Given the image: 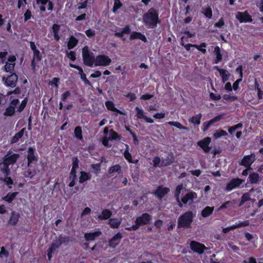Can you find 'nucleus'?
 I'll use <instances>...</instances> for the list:
<instances>
[{
  "label": "nucleus",
  "mask_w": 263,
  "mask_h": 263,
  "mask_svg": "<svg viewBox=\"0 0 263 263\" xmlns=\"http://www.w3.org/2000/svg\"><path fill=\"white\" fill-rule=\"evenodd\" d=\"M241 199L245 201L246 202L247 201H249L251 200L250 195L249 193H247L244 194L242 197Z\"/></svg>",
  "instance_id": "5fc2aeb1"
},
{
  "label": "nucleus",
  "mask_w": 263,
  "mask_h": 263,
  "mask_svg": "<svg viewBox=\"0 0 263 263\" xmlns=\"http://www.w3.org/2000/svg\"><path fill=\"white\" fill-rule=\"evenodd\" d=\"M182 187H183L182 184L178 185L176 187V189L175 190V196L176 197V200L179 201V195L181 193V191L182 189Z\"/></svg>",
  "instance_id": "37998d69"
},
{
  "label": "nucleus",
  "mask_w": 263,
  "mask_h": 263,
  "mask_svg": "<svg viewBox=\"0 0 263 263\" xmlns=\"http://www.w3.org/2000/svg\"><path fill=\"white\" fill-rule=\"evenodd\" d=\"M15 112V108L12 107V106H9L6 109V111L4 115L6 116H12Z\"/></svg>",
  "instance_id": "e433bc0d"
},
{
  "label": "nucleus",
  "mask_w": 263,
  "mask_h": 263,
  "mask_svg": "<svg viewBox=\"0 0 263 263\" xmlns=\"http://www.w3.org/2000/svg\"><path fill=\"white\" fill-rule=\"evenodd\" d=\"M161 161V160L160 158L155 157L153 161L154 163V166L156 167L158 165V164L160 163Z\"/></svg>",
  "instance_id": "774afa93"
},
{
  "label": "nucleus",
  "mask_w": 263,
  "mask_h": 263,
  "mask_svg": "<svg viewBox=\"0 0 263 263\" xmlns=\"http://www.w3.org/2000/svg\"><path fill=\"white\" fill-rule=\"evenodd\" d=\"M210 97L211 99L214 100H219L221 98L220 95L216 96L213 92L210 93Z\"/></svg>",
  "instance_id": "e2e57ef3"
},
{
  "label": "nucleus",
  "mask_w": 263,
  "mask_h": 263,
  "mask_svg": "<svg viewBox=\"0 0 263 263\" xmlns=\"http://www.w3.org/2000/svg\"><path fill=\"white\" fill-rule=\"evenodd\" d=\"M121 137L117 133L114 131L112 129L110 130V135L108 139L110 140L120 139Z\"/></svg>",
  "instance_id": "c9c22d12"
},
{
  "label": "nucleus",
  "mask_w": 263,
  "mask_h": 263,
  "mask_svg": "<svg viewBox=\"0 0 263 263\" xmlns=\"http://www.w3.org/2000/svg\"><path fill=\"white\" fill-rule=\"evenodd\" d=\"M164 117L165 114L163 112L157 113L154 115V117L156 119H162Z\"/></svg>",
  "instance_id": "338daca9"
},
{
  "label": "nucleus",
  "mask_w": 263,
  "mask_h": 263,
  "mask_svg": "<svg viewBox=\"0 0 263 263\" xmlns=\"http://www.w3.org/2000/svg\"><path fill=\"white\" fill-rule=\"evenodd\" d=\"M105 105L108 109L111 110V111H115L119 112V111L117 110V109L115 107L114 104L111 101H107L105 103Z\"/></svg>",
  "instance_id": "4c0bfd02"
},
{
  "label": "nucleus",
  "mask_w": 263,
  "mask_h": 263,
  "mask_svg": "<svg viewBox=\"0 0 263 263\" xmlns=\"http://www.w3.org/2000/svg\"><path fill=\"white\" fill-rule=\"evenodd\" d=\"M151 220L152 216L148 213H144L136 218L135 223L139 228L141 226L148 224Z\"/></svg>",
  "instance_id": "39448f33"
},
{
  "label": "nucleus",
  "mask_w": 263,
  "mask_h": 263,
  "mask_svg": "<svg viewBox=\"0 0 263 263\" xmlns=\"http://www.w3.org/2000/svg\"><path fill=\"white\" fill-rule=\"evenodd\" d=\"M128 146L126 145V149L124 152V157L126 160L128 161L129 162L132 163V157L131 154L128 152Z\"/></svg>",
  "instance_id": "58836bf2"
},
{
  "label": "nucleus",
  "mask_w": 263,
  "mask_h": 263,
  "mask_svg": "<svg viewBox=\"0 0 263 263\" xmlns=\"http://www.w3.org/2000/svg\"><path fill=\"white\" fill-rule=\"evenodd\" d=\"M35 149L32 147H29L28 148V155L27 156L28 166L33 161H37V158L34 155Z\"/></svg>",
  "instance_id": "6ab92c4d"
},
{
  "label": "nucleus",
  "mask_w": 263,
  "mask_h": 263,
  "mask_svg": "<svg viewBox=\"0 0 263 263\" xmlns=\"http://www.w3.org/2000/svg\"><path fill=\"white\" fill-rule=\"evenodd\" d=\"M193 213L189 211L180 215L177 221L178 228H190L193 221Z\"/></svg>",
  "instance_id": "7ed1b4c3"
},
{
  "label": "nucleus",
  "mask_w": 263,
  "mask_h": 263,
  "mask_svg": "<svg viewBox=\"0 0 263 263\" xmlns=\"http://www.w3.org/2000/svg\"><path fill=\"white\" fill-rule=\"evenodd\" d=\"M170 191L167 187H163L161 186H159L155 192V194L160 199L163 197Z\"/></svg>",
  "instance_id": "f3484780"
},
{
  "label": "nucleus",
  "mask_w": 263,
  "mask_h": 263,
  "mask_svg": "<svg viewBox=\"0 0 263 263\" xmlns=\"http://www.w3.org/2000/svg\"><path fill=\"white\" fill-rule=\"evenodd\" d=\"M87 3V0H84L82 2L79 3L78 7L79 9H83L86 7Z\"/></svg>",
  "instance_id": "bf43d9fd"
},
{
  "label": "nucleus",
  "mask_w": 263,
  "mask_h": 263,
  "mask_svg": "<svg viewBox=\"0 0 263 263\" xmlns=\"http://www.w3.org/2000/svg\"><path fill=\"white\" fill-rule=\"evenodd\" d=\"M121 169V167L120 165H118V164H116V165H115L112 166H111L109 170V173H113L114 172H119V171H120Z\"/></svg>",
  "instance_id": "a18cd8bd"
},
{
  "label": "nucleus",
  "mask_w": 263,
  "mask_h": 263,
  "mask_svg": "<svg viewBox=\"0 0 263 263\" xmlns=\"http://www.w3.org/2000/svg\"><path fill=\"white\" fill-rule=\"evenodd\" d=\"M214 209V207L206 206L201 212L202 216L205 218L210 216L213 213Z\"/></svg>",
  "instance_id": "b1692460"
},
{
  "label": "nucleus",
  "mask_w": 263,
  "mask_h": 263,
  "mask_svg": "<svg viewBox=\"0 0 263 263\" xmlns=\"http://www.w3.org/2000/svg\"><path fill=\"white\" fill-rule=\"evenodd\" d=\"M211 142V139L209 137L200 141L198 142V145L200 146L205 153L210 151V148L208 146Z\"/></svg>",
  "instance_id": "dca6fc26"
},
{
  "label": "nucleus",
  "mask_w": 263,
  "mask_h": 263,
  "mask_svg": "<svg viewBox=\"0 0 263 263\" xmlns=\"http://www.w3.org/2000/svg\"><path fill=\"white\" fill-rule=\"evenodd\" d=\"M143 21L145 25L149 28L156 27L159 22L158 12L153 8L149 9L143 15Z\"/></svg>",
  "instance_id": "f03ea898"
},
{
  "label": "nucleus",
  "mask_w": 263,
  "mask_h": 263,
  "mask_svg": "<svg viewBox=\"0 0 263 263\" xmlns=\"http://www.w3.org/2000/svg\"><path fill=\"white\" fill-rule=\"evenodd\" d=\"M135 109L137 111V117L139 119H144L146 116H144L143 110L138 107H136Z\"/></svg>",
  "instance_id": "a19ab883"
},
{
  "label": "nucleus",
  "mask_w": 263,
  "mask_h": 263,
  "mask_svg": "<svg viewBox=\"0 0 263 263\" xmlns=\"http://www.w3.org/2000/svg\"><path fill=\"white\" fill-rule=\"evenodd\" d=\"M213 123L212 122H211V121H209V122H204L203 124V130L204 131H205L206 130L209 128V127L212 125L213 124Z\"/></svg>",
  "instance_id": "680f3d73"
},
{
  "label": "nucleus",
  "mask_w": 263,
  "mask_h": 263,
  "mask_svg": "<svg viewBox=\"0 0 263 263\" xmlns=\"http://www.w3.org/2000/svg\"><path fill=\"white\" fill-rule=\"evenodd\" d=\"M20 217V215L18 213L16 212H11L10 219L8 221V224L11 226L16 225Z\"/></svg>",
  "instance_id": "a211bd4d"
},
{
  "label": "nucleus",
  "mask_w": 263,
  "mask_h": 263,
  "mask_svg": "<svg viewBox=\"0 0 263 263\" xmlns=\"http://www.w3.org/2000/svg\"><path fill=\"white\" fill-rule=\"evenodd\" d=\"M121 221L118 219L112 218L109 220V224L112 228H118L121 224Z\"/></svg>",
  "instance_id": "c85d7f7f"
},
{
  "label": "nucleus",
  "mask_w": 263,
  "mask_h": 263,
  "mask_svg": "<svg viewBox=\"0 0 263 263\" xmlns=\"http://www.w3.org/2000/svg\"><path fill=\"white\" fill-rule=\"evenodd\" d=\"M249 181L251 183H257L259 180L260 177L257 173H253L249 176Z\"/></svg>",
  "instance_id": "393cba45"
},
{
  "label": "nucleus",
  "mask_w": 263,
  "mask_h": 263,
  "mask_svg": "<svg viewBox=\"0 0 263 263\" xmlns=\"http://www.w3.org/2000/svg\"><path fill=\"white\" fill-rule=\"evenodd\" d=\"M82 55L84 63L89 67H92L95 60V56L92 52L89 50L87 46L84 47L82 49Z\"/></svg>",
  "instance_id": "20e7f679"
},
{
  "label": "nucleus",
  "mask_w": 263,
  "mask_h": 263,
  "mask_svg": "<svg viewBox=\"0 0 263 263\" xmlns=\"http://www.w3.org/2000/svg\"><path fill=\"white\" fill-rule=\"evenodd\" d=\"M66 239V237L60 236L58 238L53 241L49 248L55 251L57 249L59 248L63 243L65 242Z\"/></svg>",
  "instance_id": "2eb2a0df"
},
{
  "label": "nucleus",
  "mask_w": 263,
  "mask_h": 263,
  "mask_svg": "<svg viewBox=\"0 0 263 263\" xmlns=\"http://www.w3.org/2000/svg\"><path fill=\"white\" fill-rule=\"evenodd\" d=\"M122 6V4L121 3L120 0H115L114 6L112 8V11L114 12H116L117 10L119 9Z\"/></svg>",
  "instance_id": "49530a36"
},
{
  "label": "nucleus",
  "mask_w": 263,
  "mask_h": 263,
  "mask_svg": "<svg viewBox=\"0 0 263 263\" xmlns=\"http://www.w3.org/2000/svg\"><path fill=\"white\" fill-rule=\"evenodd\" d=\"M90 212L91 209L88 207H86L83 211L82 213H81V216L82 217L85 215L89 214L90 213Z\"/></svg>",
  "instance_id": "0e129e2a"
},
{
  "label": "nucleus",
  "mask_w": 263,
  "mask_h": 263,
  "mask_svg": "<svg viewBox=\"0 0 263 263\" xmlns=\"http://www.w3.org/2000/svg\"><path fill=\"white\" fill-rule=\"evenodd\" d=\"M78 40L73 36H70L68 42L67 47L69 49L73 48L78 44Z\"/></svg>",
  "instance_id": "a878e982"
},
{
  "label": "nucleus",
  "mask_w": 263,
  "mask_h": 263,
  "mask_svg": "<svg viewBox=\"0 0 263 263\" xmlns=\"http://www.w3.org/2000/svg\"><path fill=\"white\" fill-rule=\"evenodd\" d=\"M90 179L88 174L84 172H81V176L79 178V182L82 183Z\"/></svg>",
  "instance_id": "2f4dec72"
},
{
  "label": "nucleus",
  "mask_w": 263,
  "mask_h": 263,
  "mask_svg": "<svg viewBox=\"0 0 263 263\" xmlns=\"http://www.w3.org/2000/svg\"><path fill=\"white\" fill-rule=\"evenodd\" d=\"M224 24V20L222 18H221L219 21L215 24V26L218 28H220Z\"/></svg>",
  "instance_id": "052dcab7"
},
{
  "label": "nucleus",
  "mask_w": 263,
  "mask_h": 263,
  "mask_svg": "<svg viewBox=\"0 0 263 263\" xmlns=\"http://www.w3.org/2000/svg\"><path fill=\"white\" fill-rule=\"evenodd\" d=\"M174 161V158L173 155H170L166 158H162L161 160V165L166 166L171 165Z\"/></svg>",
  "instance_id": "4be33fe9"
},
{
  "label": "nucleus",
  "mask_w": 263,
  "mask_h": 263,
  "mask_svg": "<svg viewBox=\"0 0 263 263\" xmlns=\"http://www.w3.org/2000/svg\"><path fill=\"white\" fill-rule=\"evenodd\" d=\"M190 247L193 251L200 254H202L204 251L207 249L204 245L195 241H192L191 242Z\"/></svg>",
  "instance_id": "0eeeda50"
},
{
  "label": "nucleus",
  "mask_w": 263,
  "mask_h": 263,
  "mask_svg": "<svg viewBox=\"0 0 263 263\" xmlns=\"http://www.w3.org/2000/svg\"><path fill=\"white\" fill-rule=\"evenodd\" d=\"M202 115L201 114H199L195 116L192 117L189 120V121L195 125H199L200 123V119Z\"/></svg>",
  "instance_id": "cd10ccee"
},
{
  "label": "nucleus",
  "mask_w": 263,
  "mask_h": 263,
  "mask_svg": "<svg viewBox=\"0 0 263 263\" xmlns=\"http://www.w3.org/2000/svg\"><path fill=\"white\" fill-rule=\"evenodd\" d=\"M243 180L239 178H234L232 179L226 186V190L230 191L233 189L238 187L243 182Z\"/></svg>",
  "instance_id": "9d476101"
},
{
  "label": "nucleus",
  "mask_w": 263,
  "mask_h": 263,
  "mask_svg": "<svg viewBox=\"0 0 263 263\" xmlns=\"http://www.w3.org/2000/svg\"><path fill=\"white\" fill-rule=\"evenodd\" d=\"M204 15L208 18H211L212 16V11L211 8L208 7L205 9Z\"/></svg>",
  "instance_id": "8fccbe9b"
},
{
  "label": "nucleus",
  "mask_w": 263,
  "mask_h": 263,
  "mask_svg": "<svg viewBox=\"0 0 263 263\" xmlns=\"http://www.w3.org/2000/svg\"><path fill=\"white\" fill-rule=\"evenodd\" d=\"M81 79L83 80V81L84 82V83L85 84L88 85L89 86H91V84L90 82H89V81L87 79L85 74H82L81 76Z\"/></svg>",
  "instance_id": "6e6d98bb"
},
{
  "label": "nucleus",
  "mask_w": 263,
  "mask_h": 263,
  "mask_svg": "<svg viewBox=\"0 0 263 263\" xmlns=\"http://www.w3.org/2000/svg\"><path fill=\"white\" fill-rule=\"evenodd\" d=\"M31 17V12L29 10H27L24 14V20L25 22L30 19Z\"/></svg>",
  "instance_id": "864d4df0"
},
{
  "label": "nucleus",
  "mask_w": 263,
  "mask_h": 263,
  "mask_svg": "<svg viewBox=\"0 0 263 263\" xmlns=\"http://www.w3.org/2000/svg\"><path fill=\"white\" fill-rule=\"evenodd\" d=\"M122 237V235L121 233H118L109 240V246L111 248H115L119 245Z\"/></svg>",
  "instance_id": "4468645a"
},
{
  "label": "nucleus",
  "mask_w": 263,
  "mask_h": 263,
  "mask_svg": "<svg viewBox=\"0 0 263 263\" xmlns=\"http://www.w3.org/2000/svg\"><path fill=\"white\" fill-rule=\"evenodd\" d=\"M228 134L227 133L223 130L221 129L219 132L217 131L214 134V137L215 139H218L220 137H221L222 136H227Z\"/></svg>",
  "instance_id": "79ce46f5"
},
{
  "label": "nucleus",
  "mask_w": 263,
  "mask_h": 263,
  "mask_svg": "<svg viewBox=\"0 0 263 263\" xmlns=\"http://www.w3.org/2000/svg\"><path fill=\"white\" fill-rule=\"evenodd\" d=\"M70 95V92L69 91H67L63 93L61 96L62 100L65 101L67 99V98L69 97Z\"/></svg>",
  "instance_id": "13d9d810"
},
{
  "label": "nucleus",
  "mask_w": 263,
  "mask_h": 263,
  "mask_svg": "<svg viewBox=\"0 0 263 263\" xmlns=\"http://www.w3.org/2000/svg\"><path fill=\"white\" fill-rule=\"evenodd\" d=\"M79 160L77 157L72 158V167L71 170H76L78 167Z\"/></svg>",
  "instance_id": "09e8293b"
},
{
  "label": "nucleus",
  "mask_w": 263,
  "mask_h": 263,
  "mask_svg": "<svg viewBox=\"0 0 263 263\" xmlns=\"http://www.w3.org/2000/svg\"><path fill=\"white\" fill-rule=\"evenodd\" d=\"M235 203H236V202L235 200L228 201L224 203H223V204H222L219 208V210H222L224 209H227L229 207H233L235 205Z\"/></svg>",
  "instance_id": "c756f323"
},
{
  "label": "nucleus",
  "mask_w": 263,
  "mask_h": 263,
  "mask_svg": "<svg viewBox=\"0 0 263 263\" xmlns=\"http://www.w3.org/2000/svg\"><path fill=\"white\" fill-rule=\"evenodd\" d=\"M101 234V232L97 231L93 233H85L84 238L87 241H92Z\"/></svg>",
  "instance_id": "aec40b11"
},
{
  "label": "nucleus",
  "mask_w": 263,
  "mask_h": 263,
  "mask_svg": "<svg viewBox=\"0 0 263 263\" xmlns=\"http://www.w3.org/2000/svg\"><path fill=\"white\" fill-rule=\"evenodd\" d=\"M17 80L18 77L15 73L8 77L6 79L5 77L3 78V80L5 81L6 85L11 87H14L16 86Z\"/></svg>",
  "instance_id": "6e6552de"
},
{
  "label": "nucleus",
  "mask_w": 263,
  "mask_h": 263,
  "mask_svg": "<svg viewBox=\"0 0 263 263\" xmlns=\"http://www.w3.org/2000/svg\"><path fill=\"white\" fill-rule=\"evenodd\" d=\"M85 33L88 37H92L96 34V32L95 30L89 29L86 30Z\"/></svg>",
  "instance_id": "603ef678"
},
{
  "label": "nucleus",
  "mask_w": 263,
  "mask_h": 263,
  "mask_svg": "<svg viewBox=\"0 0 263 263\" xmlns=\"http://www.w3.org/2000/svg\"><path fill=\"white\" fill-rule=\"evenodd\" d=\"M111 59L106 55H99L95 59V65L96 66H107L111 63Z\"/></svg>",
  "instance_id": "423d86ee"
},
{
  "label": "nucleus",
  "mask_w": 263,
  "mask_h": 263,
  "mask_svg": "<svg viewBox=\"0 0 263 263\" xmlns=\"http://www.w3.org/2000/svg\"><path fill=\"white\" fill-rule=\"evenodd\" d=\"M36 60L37 62H40L42 59V56L40 54V52L39 50H37L33 52V59Z\"/></svg>",
  "instance_id": "c03bdc74"
},
{
  "label": "nucleus",
  "mask_w": 263,
  "mask_h": 263,
  "mask_svg": "<svg viewBox=\"0 0 263 263\" xmlns=\"http://www.w3.org/2000/svg\"><path fill=\"white\" fill-rule=\"evenodd\" d=\"M60 26L58 24H54L52 26V31L53 33L54 38L56 41L60 40V36L59 35V31L60 30Z\"/></svg>",
  "instance_id": "bb28decb"
},
{
  "label": "nucleus",
  "mask_w": 263,
  "mask_h": 263,
  "mask_svg": "<svg viewBox=\"0 0 263 263\" xmlns=\"http://www.w3.org/2000/svg\"><path fill=\"white\" fill-rule=\"evenodd\" d=\"M112 215V212L108 209L103 210L101 214L99 215L98 218L100 219L106 220L109 218Z\"/></svg>",
  "instance_id": "5701e85b"
},
{
  "label": "nucleus",
  "mask_w": 263,
  "mask_h": 263,
  "mask_svg": "<svg viewBox=\"0 0 263 263\" xmlns=\"http://www.w3.org/2000/svg\"><path fill=\"white\" fill-rule=\"evenodd\" d=\"M220 75L222 77L223 82H225L227 81L229 78L230 74L226 70H220Z\"/></svg>",
  "instance_id": "72a5a7b5"
},
{
  "label": "nucleus",
  "mask_w": 263,
  "mask_h": 263,
  "mask_svg": "<svg viewBox=\"0 0 263 263\" xmlns=\"http://www.w3.org/2000/svg\"><path fill=\"white\" fill-rule=\"evenodd\" d=\"M26 130V128L24 127L22 128L21 130H20L18 133H17L11 139V143H16L19 140L23 137L25 131Z\"/></svg>",
  "instance_id": "412c9836"
},
{
  "label": "nucleus",
  "mask_w": 263,
  "mask_h": 263,
  "mask_svg": "<svg viewBox=\"0 0 263 263\" xmlns=\"http://www.w3.org/2000/svg\"><path fill=\"white\" fill-rule=\"evenodd\" d=\"M24 175L26 177L32 178L35 175V172L29 169L25 171Z\"/></svg>",
  "instance_id": "de8ad7c7"
},
{
  "label": "nucleus",
  "mask_w": 263,
  "mask_h": 263,
  "mask_svg": "<svg viewBox=\"0 0 263 263\" xmlns=\"http://www.w3.org/2000/svg\"><path fill=\"white\" fill-rule=\"evenodd\" d=\"M214 52L216 56V60L215 61V63H218L222 60V55L220 53V48L218 46L215 47Z\"/></svg>",
  "instance_id": "473e14b6"
},
{
  "label": "nucleus",
  "mask_w": 263,
  "mask_h": 263,
  "mask_svg": "<svg viewBox=\"0 0 263 263\" xmlns=\"http://www.w3.org/2000/svg\"><path fill=\"white\" fill-rule=\"evenodd\" d=\"M236 18L238 19L240 23L250 22L252 21L251 16L247 11L244 12H238L236 14Z\"/></svg>",
  "instance_id": "9b49d317"
},
{
  "label": "nucleus",
  "mask_w": 263,
  "mask_h": 263,
  "mask_svg": "<svg viewBox=\"0 0 263 263\" xmlns=\"http://www.w3.org/2000/svg\"><path fill=\"white\" fill-rule=\"evenodd\" d=\"M223 98L226 100H235L237 99V97L235 96H231L230 95H224L223 96Z\"/></svg>",
  "instance_id": "4d7b16f0"
},
{
  "label": "nucleus",
  "mask_w": 263,
  "mask_h": 263,
  "mask_svg": "<svg viewBox=\"0 0 263 263\" xmlns=\"http://www.w3.org/2000/svg\"><path fill=\"white\" fill-rule=\"evenodd\" d=\"M197 197L196 193L193 192H190L186 194L181 199V201L184 204L187 203H192L193 200L196 199Z\"/></svg>",
  "instance_id": "f8f14e48"
},
{
  "label": "nucleus",
  "mask_w": 263,
  "mask_h": 263,
  "mask_svg": "<svg viewBox=\"0 0 263 263\" xmlns=\"http://www.w3.org/2000/svg\"><path fill=\"white\" fill-rule=\"evenodd\" d=\"M20 158L17 154L12 153L10 151L3 157V161L0 163V170L5 174V177L3 181L7 185H9L13 184V180L9 175H10V168L9 166L14 164Z\"/></svg>",
  "instance_id": "f257e3e1"
},
{
  "label": "nucleus",
  "mask_w": 263,
  "mask_h": 263,
  "mask_svg": "<svg viewBox=\"0 0 263 263\" xmlns=\"http://www.w3.org/2000/svg\"><path fill=\"white\" fill-rule=\"evenodd\" d=\"M74 133L75 137L77 139H78L79 140L82 139L83 137H82V129L80 126H77L74 128Z\"/></svg>",
  "instance_id": "f704fd0d"
},
{
  "label": "nucleus",
  "mask_w": 263,
  "mask_h": 263,
  "mask_svg": "<svg viewBox=\"0 0 263 263\" xmlns=\"http://www.w3.org/2000/svg\"><path fill=\"white\" fill-rule=\"evenodd\" d=\"M16 58L14 56L9 58L8 61L9 62V63L8 62H6L4 66L5 70L6 72L12 73L13 71L15 66V63L14 62Z\"/></svg>",
  "instance_id": "ddd939ff"
},
{
  "label": "nucleus",
  "mask_w": 263,
  "mask_h": 263,
  "mask_svg": "<svg viewBox=\"0 0 263 263\" xmlns=\"http://www.w3.org/2000/svg\"><path fill=\"white\" fill-rule=\"evenodd\" d=\"M9 255L8 252L4 249V248H2L0 251V255L4 256L5 257H8Z\"/></svg>",
  "instance_id": "69168bd1"
},
{
  "label": "nucleus",
  "mask_w": 263,
  "mask_h": 263,
  "mask_svg": "<svg viewBox=\"0 0 263 263\" xmlns=\"http://www.w3.org/2000/svg\"><path fill=\"white\" fill-rule=\"evenodd\" d=\"M17 194L18 192L9 193L4 198V199L8 202L10 203L14 199Z\"/></svg>",
  "instance_id": "7c9ffc66"
},
{
  "label": "nucleus",
  "mask_w": 263,
  "mask_h": 263,
  "mask_svg": "<svg viewBox=\"0 0 263 263\" xmlns=\"http://www.w3.org/2000/svg\"><path fill=\"white\" fill-rule=\"evenodd\" d=\"M67 53V57L70 59L72 61H75L76 60V54L74 51H70L68 52V51L66 52Z\"/></svg>",
  "instance_id": "3c124183"
},
{
  "label": "nucleus",
  "mask_w": 263,
  "mask_h": 263,
  "mask_svg": "<svg viewBox=\"0 0 263 263\" xmlns=\"http://www.w3.org/2000/svg\"><path fill=\"white\" fill-rule=\"evenodd\" d=\"M255 160V156L254 154H252L250 155L244 156L239 164L246 167H250V166L254 162Z\"/></svg>",
  "instance_id": "1a4fd4ad"
},
{
  "label": "nucleus",
  "mask_w": 263,
  "mask_h": 263,
  "mask_svg": "<svg viewBox=\"0 0 263 263\" xmlns=\"http://www.w3.org/2000/svg\"><path fill=\"white\" fill-rule=\"evenodd\" d=\"M168 124L171 125H173L176 127H177L179 129H185V130H187V128L183 126L182 125V124H181L179 122H169L168 123Z\"/></svg>",
  "instance_id": "ea45409f"
}]
</instances>
